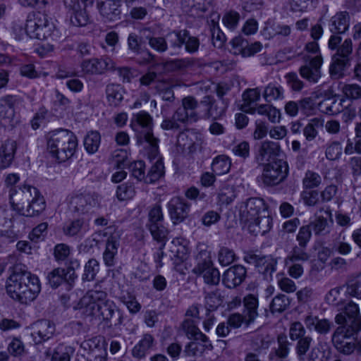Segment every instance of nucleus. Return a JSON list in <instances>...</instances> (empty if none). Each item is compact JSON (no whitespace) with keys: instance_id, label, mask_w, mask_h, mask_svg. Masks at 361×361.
Returning a JSON list of instances; mask_svg holds the SVG:
<instances>
[{"instance_id":"1","label":"nucleus","mask_w":361,"mask_h":361,"mask_svg":"<svg viewBox=\"0 0 361 361\" xmlns=\"http://www.w3.org/2000/svg\"><path fill=\"white\" fill-rule=\"evenodd\" d=\"M335 322L338 326L331 334V343L335 349L345 355L353 354L357 348L353 336L361 331V315L358 305L348 302L343 312L335 316Z\"/></svg>"},{"instance_id":"2","label":"nucleus","mask_w":361,"mask_h":361,"mask_svg":"<svg viewBox=\"0 0 361 361\" xmlns=\"http://www.w3.org/2000/svg\"><path fill=\"white\" fill-rule=\"evenodd\" d=\"M75 310H82L86 316L97 317L106 323L110 322L116 314L118 319L115 326H120L123 322V315L116 303L108 298L107 293L100 290H90L80 300L74 307Z\"/></svg>"},{"instance_id":"3","label":"nucleus","mask_w":361,"mask_h":361,"mask_svg":"<svg viewBox=\"0 0 361 361\" xmlns=\"http://www.w3.org/2000/svg\"><path fill=\"white\" fill-rule=\"evenodd\" d=\"M8 197L13 210L23 215L32 216L45 209L44 197L36 188L30 185L11 187Z\"/></svg>"},{"instance_id":"4","label":"nucleus","mask_w":361,"mask_h":361,"mask_svg":"<svg viewBox=\"0 0 361 361\" xmlns=\"http://www.w3.org/2000/svg\"><path fill=\"white\" fill-rule=\"evenodd\" d=\"M241 221L248 224L256 235L268 232L272 224L267 206L262 199L250 198L240 207Z\"/></svg>"},{"instance_id":"5","label":"nucleus","mask_w":361,"mask_h":361,"mask_svg":"<svg viewBox=\"0 0 361 361\" xmlns=\"http://www.w3.org/2000/svg\"><path fill=\"white\" fill-rule=\"evenodd\" d=\"M46 139L49 154L59 162L67 161L76 152L78 139L70 130L60 129L51 131L47 135Z\"/></svg>"},{"instance_id":"6","label":"nucleus","mask_w":361,"mask_h":361,"mask_svg":"<svg viewBox=\"0 0 361 361\" xmlns=\"http://www.w3.org/2000/svg\"><path fill=\"white\" fill-rule=\"evenodd\" d=\"M342 38L338 35H332L328 42V47L331 50L336 49L333 56L332 63L330 66V73L332 75L341 77L342 71L345 68L350 60L353 52V42L351 39H345L340 45Z\"/></svg>"},{"instance_id":"7","label":"nucleus","mask_w":361,"mask_h":361,"mask_svg":"<svg viewBox=\"0 0 361 361\" xmlns=\"http://www.w3.org/2000/svg\"><path fill=\"white\" fill-rule=\"evenodd\" d=\"M54 29V24L44 13L33 12L28 15L25 30L30 37L45 39L51 35Z\"/></svg>"},{"instance_id":"8","label":"nucleus","mask_w":361,"mask_h":361,"mask_svg":"<svg viewBox=\"0 0 361 361\" xmlns=\"http://www.w3.org/2000/svg\"><path fill=\"white\" fill-rule=\"evenodd\" d=\"M101 197L95 192L86 190H78L68 196L69 208L73 212L85 214L90 212L94 208L100 207Z\"/></svg>"},{"instance_id":"9","label":"nucleus","mask_w":361,"mask_h":361,"mask_svg":"<svg viewBox=\"0 0 361 361\" xmlns=\"http://www.w3.org/2000/svg\"><path fill=\"white\" fill-rule=\"evenodd\" d=\"M288 173V166L283 159H275L263 164L262 180L267 186L276 185L285 180Z\"/></svg>"},{"instance_id":"10","label":"nucleus","mask_w":361,"mask_h":361,"mask_svg":"<svg viewBox=\"0 0 361 361\" xmlns=\"http://www.w3.org/2000/svg\"><path fill=\"white\" fill-rule=\"evenodd\" d=\"M130 126L135 131H138L140 128L147 130L144 135V139L152 147V152L156 154L158 151L159 140L152 133V117L147 112L141 111L133 115L130 121Z\"/></svg>"},{"instance_id":"11","label":"nucleus","mask_w":361,"mask_h":361,"mask_svg":"<svg viewBox=\"0 0 361 361\" xmlns=\"http://www.w3.org/2000/svg\"><path fill=\"white\" fill-rule=\"evenodd\" d=\"M309 259V255L305 250L295 246L293 248L290 254L285 258L284 264L287 267V271L289 276L295 279L302 276L304 269L302 262Z\"/></svg>"},{"instance_id":"12","label":"nucleus","mask_w":361,"mask_h":361,"mask_svg":"<svg viewBox=\"0 0 361 361\" xmlns=\"http://www.w3.org/2000/svg\"><path fill=\"white\" fill-rule=\"evenodd\" d=\"M198 102L192 97H184L181 102V106L174 113V118L181 123H192L200 119V115L197 111Z\"/></svg>"},{"instance_id":"13","label":"nucleus","mask_w":361,"mask_h":361,"mask_svg":"<svg viewBox=\"0 0 361 361\" xmlns=\"http://www.w3.org/2000/svg\"><path fill=\"white\" fill-rule=\"evenodd\" d=\"M80 67L84 74L102 75L106 71L115 70L116 64L111 59L104 56L84 60Z\"/></svg>"},{"instance_id":"14","label":"nucleus","mask_w":361,"mask_h":361,"mask_svg":"<svg viewBox=\"0 0 361 361\" xmlns=\"http://www.w3.org/2000/svg\"><path fill=\"white\" fill-rule=\"evenodd\" d=\"M167 37L171 47L173 48H180L185 44L188 52L195 53L198 50L199 39L195 37L189 36L188 32L185 30L170 32Z\"/></svg>"},{"instance_id":"15","label":"nucleus","mask_w":361,"mask_h":361,"mask_svg":"<svg viewBox=\"0 0 361 361\" xmlns=\"http://www.w3.org/2000/svg\"><path fill=\"white\" fill-rule=\"evenodd\" d=\"M334 224L332 214L328 208H321L314 214V219L310 223L315 235H324L330 232Z\"/></svg>"},{"instance_id":"16","label":"nucleus","mask_w":361,"mask_h":361,"mask_svg":"<svg viewBox=\"0 0 361 361\" xmlns=\"http://www.w3.org/2000/svg\"><path fill=\"white\" fill-rule=\"evenodd\" d=\"M192 271L195 275L202 276L204 283L208 285H217L220 281V273L209 258L200 261Z\"/></svg>"},{"instance_id":"17","label":"nucleus","mask_w":361,"mask_h":361,"mask_svg":"<svg viewBox=\"0 0 361 361\" xmlns=\"http://www.w3.org/2000/svg\"><path fill=\"white\" fill-rule=\"evenodd\" d=\"M71 23L76 27L85 26L89 22L85 1H66Z\"/></svg>"},{"instance_id":"18","label":"nucleus","mask_w":361,"mask_h":361,"mask_svg":"<svg viewBox=\"0 0 361 361\" xmlns=\"http://www.w3.org/2000/svg\"><path fill=\"white\" fill-rule=\"evenodd\" d=\"M322 62V55H316L310 58L305 64L300 68V75L310 82H317L321 77L320 68Z\"/></svg>"},{"instance_id":"19","label":"nucleus","mask_w":361,"mask_h":361,"mask_svg":"<svg viewBox=\"0 0 361 361\" xmlns=\"http://www.w3.org/2000/svg\"><path fill=\"white\" fill-rule=\"evenodd\" d=\"M29 279L30 272H14L11 274L6 285V290L9 296L19 302L23 283L29 281Z\"/></svg>"},{"instance_id":"20","label":"nucleus","mask_w":361,"mask_h":361,"mask_svg":"<svg viewBox=\"0 0 361 361\" xmlns=\"http://www.w3.org/2000/svg\"><path fill=\"white\" fill-rule=\"evenodd\" d=\"M170 217L173 224H179L188 216L190 206L179 197L172 198L168 203Z\"/></svg>"},{"instance_id":"21","label":"nucleus","mask_w":361,"mask_h":361,"mask_svg":"<svg viewBox=\"0 0 361 361\" xmlns=\"http://www.w3.org/2000/svg\"><path fill=\"white\" fill-rule=\"evenodd\" d=\"M303 322L309 331H314L320 335L328 334L331 331L333 325L330 320L325 318L320 319L312 313L306 315Z\"/></svg>"},{"instance_id":"22","label":"nucleus","mask_w":361,"mask_h":361,"mask_svg":"<svg viewBox=\"0 0 361 361\" xmlns=\"http://www.w3.org/2000/svg\"><path fill=\"white\" fill-rule=\"evenodd\" d=\"M32 336L35 343H39L49 339L54 334L55 326L48 320H39L32 326Z\"/></svg>"},{"instance_id":"23","label":"nucleus","mask_w":361,"mask_h":361,"mask_svg":"<svg viewBox=\"0 0 361 361\" xmlns=\"http://www.w3.org/2000/svg\"><path fill=\"white\" fill-rule=\"evenodd\" d=\"M281 147L277 142L265 140L261 142L255 156L257 162L259 164H264L266 161H269L279 154Z\"/></svg>"},{"instance_id":"24","label":"nucleus","mask_w":361,"mask_h":361,"mask_svg":"<svg viewBox=\"0 0 361 361\" xmlns=\"http://www.w3.org/2000/svg\"><path fill=\"white\" fill-rule=\"evenodd\" d=\"M40 291V284L39 279L35 276H32L30 273L29 281L24 283L20 292L19 302L23 304H27L33 301Z\"/></svg>"},{"instance_id":"25","label":"nucleus","mask_w":361,"mask_h":361,"mask_svg":"<svg viewBox=\"0 0 361 361\" xmlns=\"http://www.w3.org/2000/svg\"><path fill=\"white\" fill-rule=\"evenodd\" d=\"M170 257L176 264L188 259L189 249L185 240L182 238L173 239L169 245Z\"/></svg>"},{"instance_id":"26","label":"nucleus","mask_w":361,"mask_h":361,"mask_svg":"<svg viewBox=\"0 0 361 361\" xmlns=\"http://www.w3.org/2000/svg\"><path fill=\"white\" fill-rule=\"evenodd\" d=\"M75 271L71 267L54 269L47 276L49 283L54 288H57L64 281L70 283L75 280Z\"/></svg>"},{"instance_id":"27","label":"nucleus","mask_w":361,"mask_h":361,"mask_svg":"<svg viewBox=\"0 0 361 361\" xmlns=\"http://www.w3.org/2000/svg\"><path fill=\"white\" fill-rule=\"evenodd\" d=\"M246 270L241 265H235L228 269L223 275V282L229 288L239 286L244 280Z\"/></svg>"},{"instance_id":"28","label":"nucleus","mask_w":361,"mask_h":361,"mask_svg":"<svg viewBox=\"0 0 361 361\" xmlns=\"http://www.w3.org/2000/svg\"><path fill=\"white\" fill-rule=\"evenodd\" d=\"M17 150V143L15 140L8 139L0 146V169H6L13 161Z\"/></svg>"},{"instance_id":"29","label":"nucleus","mask_w":361,"mask_h":361,"mask_svg":"<svg viewBox=\"0 0 361 361\" xmlns=\"http://www.w3.org/2000/svg\"><path fill=\"white\" fill-rule=\"evenodd\" d=\"M155 344L154 336L150 334H145L132 349V355L135 358L142 359L153 349Z\"/></svg>"},{"instance_id":"30","label":"nucleus","mask_w":361,"mask_h":361,"mask_svg":"<svg viewBox=\"0 0 361 361\" xmlns=\"http://www.w3.org/2000/svg\"><path fill=\"white\" fill-rule=\"evenodd\" d=\"M120 235L118 233H112L107 239L106 248L103 254L104 262L108 267L114 264V258L119 246Z\"/></svg>"},{"instance_id":"31","label":"nucleus","mask_w":361,"mask_h":361,"mask_svg":"<svg viewBox=\"0 0 361 361\" xmlns=\"http://www.w3.org/2000/svg\"><path fill=\"white\" fill-rule=\"evenodd\" d=\"M97 7L105 20L115 21L120 18V5L117 1H101Z\"/></svg>"},{"instance_id":"32","label":"nucleus","mask_w":361,"mask_h":361,"mask_svg":"<svg viewBox=\"0 0 361 361\" xmlns=\"http://www.w3.org/2000/svg\"><path fill=\"white\" fill-rule=\"evenodd\" d=\"M350 17L347 12H338L334 16L329 23V29L332 33H344L349 27Z\"/></svg>"},{"instance_id":"33","label":"nucleus","mask_w":361,"mask_h":361,"mask_svg":"<svg viewBox=\"0 0 361 361\" xmlns=\"http://www.w3.org/2000/svg\"><path fill=\"white\" fill-rule=\"evenodd\" d=\"M243 304L246 324L248 325L253 322L258 316V300L254 295L249 294L244 298Z\"/></svg>"},{"instance_id":"34","label":"nucleus","mask_w":361,"mask_h":361,"mask_svg":"<svg viewBox=\"0 0 361 361\" xmlns=\"http://www.w3.org/2000/svg\"><path fill=\"white\" fill-rule=\"evenodd\" d=\"M178 144L183 150L193 152L200 144V139L193 132L182 133L178 137Z\"/></svg>"},{"instance_id":"35","label":"nucleus","mask_w":361,"mask_h":361,"mask_svg":"<svg viewBox=\"0 0 361 361\" xmlns=\"http://www.w3.org/2000/svg\"><path fill=\"white\" fill-rule=\"evenodd\" d=\"M182 329L189 339L207 342L208 338L204 334L195 322L191 319H185L182 323Z\"/></svg>"},{"instance_id":"36","label":"nucleus","mask_w":361,"mask_h":361,"mask_svg":"<svg viewBox=\"0 0 361 361\" xmlns=\"http://www.w3.org/2000/svg\"><path fill=\"white\" fill-rule=\"evenodd\" d=\"M254 112L260 116H266L273 123L281 120V112L274 106L269 104H259L254 109Z\"/></svg>"},{"instance_id":"37","label":"nucleus","mask_w":361,"mask_h":361,"mask_svg":"<svg viewBox=\"0 0 361 361\" xmlns=\"http://www.w3.org/2000/svg\"><path fill=\"white\" fill-rule=\"evenodd\" d=\"M16 102V97L12 95H6L0 98V118L11 119L13 117Z\"/></svg>"},{"instance_id":"38","label":"nucleus","mask_w":361,"mask_h":361,"mask_svg":"<svg viewBox=\"0 0 361 361\" xmlns=\"http://www.w3.org/2000/svg\"><path fill=\"white\" fill-rule=\"evenodd\" d=\"M124 90L123 87L116 84H109L106 88V94L110 105L116 106L123 99Z\"/></svg>"},{"instance_id":"39","label":"nucleus","mask_w":361,"mask_h":361,"mask_svg":"<svg viewBox=\"0 0 361 361\" xmlns=\"http://www.w3.org/2000/svg\"><path fill=\"white\" fill-rule=\"evenodd\" d=\"M201 104L204 105L207 109L204 114V116L207 118H212L216 119L224 114V108H219L218 104L210 97H204Z\"/></svg>"},{"instance_id":"40","label":"nucleus","mask_w":361,"mask_h":361,"mask_svg":"<svg viewBox=\"0 0 361 361\" xmlns=\"http://www.w3.org/2000/svg\"><path fill=\"white\" fill-rule=\"evenodd\" d=\"M319 107L322 112L334 115L341 111V103L338 102L335 96L327 97L319 103Z\"/></svg>"},{"instance_id":"41","label":"nucleus","mask_w":361,"mask_h":361,"mask_svg":"<svg viewBox=\"0 0 361 361\" xmlns=\"http://www.w3.org/2000/svg\"><path fill=\"white\" fill-rule=\"evenodd\" d=\"M283 94L284 90L281 85L269 83L264 88L263 97L267 102L270 103L274 101L282 99L283 98Z\"/></svg>"},{"instance_id":"42","label":"nucleus","mask_w":361,"mask_h":361,"mask_svg":"<svg viewBox=\"0 0 361 361\" xmlns=\"http://www.w3.org/2000/svg\"><path fill=\"white\" fill-rule=\"evenodd\" d=\"M212 345L207 342L193 340L188 343L185 348V353L188 356H197L202 355L206 349L211 350Z\"/></svg>"},{"instance_id":"43","label":"nucleus","mask_w":361,"mask_h":361,"mask_svg":"<svg viewBox=\"0 0 361 361\" xmlns=\"http://www.w3.org/2000/svg\"><path fill=\"white\" fill-rule=\"evenodd\" d=\"M44 355L51 361H70V355L66 352L65 347L62 345L47 348Z\"/></svg>"},{"instance_id":"44","label":"nucleus","mask_w":361,"mask_h":361,"mask_svg":"<svg viewBox=\"0 0 361 361\" xmlns=\"http://www.w3.org/2000/svg\"><path fill=\"white\" fill-rule=\"evenodd\" d=\"M101 135L97 131H90L84 139V147L90 154L95 153L100 145Z\"/></svg>"},{"instance_id":"45","label":"nucleus","mask_w":361,"mask_h":361,"mask_svg":"<svg viewBox=\"0 0 361 361\" xmlns=\"http://www.w3.org/2000/svg\"><path fill=\"white\" fill-rule=\"evenodd\" d=\"M231 166V159L225 155L216 157L212 165L213 172L217 175L227 173L230 171Z\"/></svg>"},{"instance_id":"46","label":"nucleus","mask_w":361,"mask_h":361,"mask_svg":"<svg viewBox=\"0 0 361 361\" xmlns=\"http://www.w3.org/2000/svg\"><path fill=\"white\" fill-rule=\"evenodd\" d=\"M164 174V166L162 160L158 159L152 166L147 174L146 183H153L159 180Z\"/></svg>"},{"instance_id":"47","label":"nucleus","mask_w":361,"mask_h":361,"mask_svg":"<svg viewBox=\"0 0 361 361\" xmlns=\"http://www.w3.org/2000/svg\"><path fill=\"white\" fill-rule=\"evenodd\" d=\"M80 347L89 355L100 353L101 350H106L98 337H93L82 342Z\"/></svg>"},{"instance_id":"48","label":"nucleus","mask_w":361,"mask_h":361,"mask_svg":"<svg viewBox=\"0 0 361 361\" xmlns=\"http://www.w3.org/2000/svg\"><path fill=\"white\" fill-rule=\"evenodd\" d=\"M323 122L320 118H314L303 128V135L308 141L313 140L317 135V128L322 126Z\"/></svg>"},{"instance_id":"49","label":"nucleus","mask_w":361,"mask_h":361,"mask_svg":"<svg viewBox=\"0 0 361 361\" xmlns=\"http://www.w3.org/2000/svg\"><path fill=\"white\" fill-rule=\"evenodd\" d=\"M288 298L283 294H279L274 297L270 305V310L272 313H281L289 306Z\"/></svg>"},{"instance_id":"50","label":"nucleus","mask_w":361,"mask_h":361,"mask_svg":"<svg viewBox=\"0 0 361 361\" xmlns=\"http://www.w3.org/2000/svg\"><path fill=\"white\" fill-rule=\"evenodd\" d=\"M342 146L338 141H334L327 145L325 157L329 161L338 160L342 155Z\"/></svg>"},{"instance_id":"51","label":"nucleus","mask_w":361,"mask_h":361,"mask_svg":"<svg viewBox=\"0 0 361 361\" xmlns=\"http://www.w3.org/2000/svg\"><path fill=\"white\" fill-rule=\"evenodd\" d=\"M219 200L222 204H231L236 197L235 190L233 186L226 185L223 187L218 195Z\"/></svg>"},{"instance_id":"52","label":"nucleus","mask_w":361,"mask_h":361,"mask_svg":"<svg viewBox=\"0 0 361 361\" xmlns=\"http://www.w3.org/2000/svg\"><path fill=\"white\" fill-rule=\"evenodd\" d=\"M234 251L226 247H221L218 253V259L222 266H228L235 260Z\"/></svg>"},{"instance_id":"53","label":"nucleus","mask_w":361,"mask_h":361,"mask_svg":"<svg viewBox=\"0 0 361 361\" xmlns=\"http://www.w3.org/2000/svg\"><path fill=\"white\" fill-rule=\"evenodd\" d=\"M149 229L154 239L156 240L162 242L166 238L168 230L163 225L162 222L149 224Z\"/></svg>"},{"instance_id":"54","label":"nucleus","mask_w":361,"mask_h":361,"mask_svg":"<svg viewBox=\"0 0 361 361\" xmlns=\"http://www.w3.org/2000/svg\"><path fill=\"white\" fill-rule=\"evenodd\" d=\"M99 271V262L94 259H90L85 266L83 280L91 281L94 279L97 273Z\"/></svg>"},{"instance_id":"55","label":"nucleus","mask_w":361,"mask_h":361,"mask_svg":"<svg viewBox=\"0 0 361 361\" xmlns=\"http://www.w3.org/2000/svg\"><path fill=\"white\" fill-rule=\"evenodd\" d=\"M120 301L123 303L131 314H136L141 310V305L137 302L136 298L131 295H122Z\"/></svg>"},{"instance_id":"56","label":"nucleus","mask_w":361,"mask_h":361,"mask_svg":"<svg viewBox=\"0 0 361 361\" xmlns=\"http://www.w3.org/2000/svg\"><path fill=\"white\" fill-rule=\"evenodd\" d=\"M322 183V177L319 174L312 171L305 173L302 180L303 186L305 188H313L318 187Z\"/></svg>"},{"instance_id":"57","label":"nucleus","mask_w":361,"mask_h":361,"mask_svg":"<svg viewBox=\"0 0 361 361\" xmlns=\"http://www.w3.org/2000/svg\"><path fill=\"white\" fill-rule=\"evenodd\" d=\"M135 195V188L131 183H124L118 186L116 195L119 200L131 199Z\"/></svg>"},{"instance_id":"58","label":"nucleus","mask_w":361,"mask_h":361,"mask_svg":"<svg viewBox=\"0 0 361 361\" xmlns=\"http://www.w3.org/2000/svg\"><path fill=\"white\" fill-rule=\"evenodd\" d=\"M84 223L83 219H78L66 224L63 228L64 234L68 236L77 235L81 231Z\"/></svg>"},{"instance_id":"59","label":"nucleus","mask_w":361,"mask_h":361,"mask_svg":"<svg viewBox=\"0 0 361 361\" xmlns=\"http://www.w3.org/2000/svg\"><path fill=\"white\" fill-rule=\"evenodd\" d=\"M132 176L138 180H143L146 183L147 175H145V164L142 161H137L130 166Z\"/></svg>"},{"instance_id":"60","label":"nucleus","mask_w":361,"mask_h":361,"mask_svg":"<svg viewBox=\"0 0 361 361\" xmlns=\"http://www.w3.org/2000/svg\"><path fill=\"white\" fill-rule=\"evenodd\" d=\"M20 73L21 75L24 77H27L30 79H34L37 78H39L41 76L46 77L48 73L46 72H39L35 69V67L33 64H24L20 68Z\"/></svg>"},{"instance_id":"61","label":"nucleus","mask_w":361,"mask_h":361,"mask_svg":"<svg viewBox=\"0 0 361 361\" xmlns=\"http://www.w3.org/2000/svg\"><path fill=\"white\" fill-rule=\"evenodd\" d=\"M222 303V298L218 291L211 292L205 296V305L210 310H216Z\"/></svg>"},{"instance_id":"62","label":"nucleus","mask_w":361,"mask_h":361,"mask_svg":"<svg viewBox=\"0 0 361 361\" xmlns=\"http://www.w3.org/2000/svg\"><path fill=\"white\" fill-rule=\"evenodd\" d=\"M312 237V231L310 225H306L300 227L299 232L297 235L296 239L298 241L299 247L305 250L307 243Z\"/></svg>"},{"instance_id":"63","label":"nucleus","mask_w":361,"mask_h":361,"mask_svg":"<svg viewBox=\"0 0 361 361\" xmlns=\"http://www.w3.org/2000/svg\"><path fill=\"white\" fill-rule=\"evenodd\" d=\"M342 92L349 99H361V87L357 84L344 85L342 87Z\"/></svg>"},{"instance_id":"64","label":"nucleus","mask_w":361,"mask_h":361,"mask_svg":"<svg viewBox=\"0 0 361 361\" xmlns=\"http://www.w3.org/2000/svg\"><path fill=\"white\" fill-rule=\"evenodd\" d=\"M347 290L350 295L361 299V273L348 284Z\"/></svg>"}]
</instances>
